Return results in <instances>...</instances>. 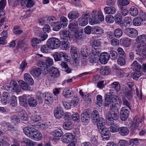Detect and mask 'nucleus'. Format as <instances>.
Returning a JSON list of instances; mask_svg holds the SVG:
<instances>
[{"instance_id":"nucleus-1","label":"nucleus","mask_w":146,"mask_h":146,"mask_svg":"<svg viewBox=\"0 0 146 146\" xmlns=\"http://www.w3.org/2000/svg\"><path fill=\"white\" fill-rule=\"evenodd\" d=\"M34 126L35 125L25 127L23 129V132L29 137L36 141H40L41 139L42 135Z\"/></svg>"},{"instance_id":"nucleus-2","label":"nucleus","mask_w":146,"mask_h":146,"mask_svg":"<svg viewBox=\"0 0 146 146\" xmlns=\"http://www.w3.org/2000/svg\"><path fill=\"white\" fill-rule=\"evenodd\" d=\"M92 15V18L89 20V23L91 25L97 24L99 21H102L104 20V16L101 11L97 12L96 10L93 11Z\"/></svg>"},{"instance_id":"nucleus-3","label":"nucleus","mask_w":146,"mask_h":146,"mask_svg":"<svg viewBox=\"0 0 146 146\" xmlns=\"http://www.w3.org/2000/svg\"><path fill=\"white\" fill-rule=\"evenodd\" d=\"M53 63V60L52 59L47 58L45 60V62L42 61H40L38 62L37 65L40 67L42 73L44 74H46L48 72V67L52 65Z\"/></svg>"},{"instance_id":"nucleus-4","label":"nucleus","mask_w":146,"mask_h":146,"mask_svg":"<svg viewBox=\"0 0 146 146\" xmlns=\"http://www.w3.org/2000/svg\"><path fill=\"white\" fill-rule=\"evenodd\" d=\"M3 87L5 90H7L11 88L17 92H19L20 91V87H19L17 82L14 80L11 81L9 84H5L3 86Z\"/></svg>"},{"instance_id":"nucleus-5","label":"nucleus","mask_w":146,"mask_h":146,"mask_svg":"<svg viewBox=\"0 0 146 146\" xmlns=\"http://www.w3.org/2000/svg\"><path fill=\"white\" fill-rule=\"evenodd\" d=\"M47 42L48 45L51 49H57L60 45V42L59 40L55 37L49 38L47 40Z\"/></svg>"},{"instance_id":"nucleus-6","label":"nucleus","mask_w":146,"mask_h":146,"mask_svg":"<svg viewBox=\"0 0 146 146\" xmlns=\"http://www.w3.org/2000/svg\"><path fill=\"white\" fill-rule=\"evenodd\" d=\"M113 102L110 107L111 109L114 110L118 112L122 104L121 101L119 99L118 97L113 99Z\"/></svg>"},{"instance_id":"nucleus-7","label":"nucleus","mask_w":146,"mask_h":146,"mask_svg":"<svg viewBox=\"0 0 146 146\" xmlns=\"http://www.w3.org/2000/svg\"><path fill=\"white\" fill-rule=\"evenodd\" d=\"M124 32L127 36L133 38H135L138 35L137 30L133 28H126Z\"/></svg>"},{"instance_id":"nucleus-8","label":"nucleus","mask_w":146,"mask_h":146,"mask_svg":"<svg viewBox=\"0 0 146 146\" xmlns=\"http://www.w3.org/2000/svg\"><path fill=\"white\" fill-rule=\"evenodd\" d=\"M138 49L137 50L136 54L141 56H146V44L144 43H139L137 46Z\"/></svg>"},{"instance_id":"nucleus-9","label":"nucleus","mask_w":146,"mask_h":146,"mask_svg":"<svg viewBox=\"0 0 146 146\" xmlns=\"http://www.w3.org/2000/svg\"><path fill=\"white\" fill-rule=\"evenodd\" d=\"M43 98L44 100V103L48 105L51 104L56 100V98L52 95L48 93L43 94Z\"/></svg>"},{"instance_id":"nucleus-10","label":"nucleus","mask_w":146,"mask_h":146,"mask_svg":"<svg viewBox=\"0 0 146 146\" xmlns=\"http://www.w3.org/2000/svg\"><path fill=\"white\" fill-rule=\"evenodd\" d=\"M91 112L88 110H84L81 115V120L85 124L88 123L90 120Z\"/></svg>"},{"instance_id":"nucleus-11","label":"nucleus","mask_w":146,"mask_h":146,"mask_svg":"<svg viewBox=\"0 0 146 146\" xmlns=\"http://www.w3.org/2000/svg\"><path fill=\"white\" fill-rule=\"evenodd\" d=\"M129 113L128 109L125 107H123L120 111V118L123 121H125L128 118Z\"/></svg>"},{"instance_id":"nucleus-12","label":"nucleus","mask_w":146,"mask_h":146,"mask_svg":"<svg viewBox=\"0 0 146 146\" xmlns=\"http://www.w3.org/2000/svg\"><path fill=\"white\" fill-rule=\"evenodd\" d=\"M113 95L110 93L106 94L105 96V101L104 103V104L105 106L108 107L111 103L112 102V103L113 102V99L117 96H114L113 97Z\"/></svg>"},{"instance_id":"nucleus-13","label":"nucleus","mask_w":146,"mask_h":146,"mask_svg":"<svg viewBox=\"0 0 146 146\" xmlns=\"http://www.w3.org/2000/svg\"><path fill=\"white\" fill-rule=\"evenodd\" d=\"M101 45V42L98 40H95L92 45V52L95 55H99L100 54V48L98 47Z\"/></svg>"},{"instance_id":"nucleus-14","label":"nucleus","mask_w":146,"mask_h":146,"mask_svg":"<svg viewBox=\"0 0 146 146\" xmlns=\"http://www.w3.org/2000/svg\"><path fill=\"white\" fill-rule=\"evenodd\" d=\"M89 16L88 14L86 13L83 14L82 16L78 19L79 24L82 26L86 25L88 22Z\"/></svg>"},{"instance_id":"nucleus-15","label":"nucleus","mask_w":146,"mask_h":146,"mask_svg":"<svg viewBox=\"0 0 146 146\" xmlns=\"http://www.w3.org/2000/svg\"><path fill=\"white\" fill-rule=\"evenodd\" d=\"M100 62L102 64H105L110 59V56L107 52H103L100 54V57L98 56Z\"/></svg>"},{"instance_id":"nucleus-16","label":"nucleus","mask_w":146,"mask_h":146,"mask_svg":"<svg viewBox=\"0 0 146 146\" xmlns=\"http://www.w3.org/2000/svg\"><path fill=\"white\" fill-rule=\"evenodd\" d=\"M54 113L55 117L58 119L61 118L64 115V111L62 108L60 106H58L56 108Z\"/></svg>"},{"instance_id":"nucleus-17","label":"nucleus","mask_w":146,"mask_h":146,"mask_svg":"<svg viewBox=\"0 0 146 146\" xmlns=\"http://www.w3.org/2000/svg\"><path fill=\"white\" fill-rule=\"evenodd\" d=\"M49 72L51 76L53 78H56L60 75V72L58 69L53 67L50 68Z\"/></svg>"},{"instance_id":"nucleus-18","label":"nucleus","mask_w":146,"mask_h":146,"mask_svg":"<svg viewBox=\"0 0 146 146\" xmlns=\"http://www.w3.org/2000/svg\"><path fill=\"white\" fill-rule=\"evenodd\" d=\"M97 125L98 129L99 132L102 131V130L105 128L106 124L104 118H100Z\"/></svg>"},{"instance_id":"nucleus-19","label":"nucleus","mask_w":146,"mask_h":146,"mask_svg":"<svg viewBox=\"0 0 146 146\" xmlns=\"http://www.w3.org/2000/svg\"><path fill=\"white\" fill-rule=\"evenodd\" d=\"M78 27V23L75 20H71L68 25L69 29L72 31H74L76 30Z\"/></svg>"},{"instance_id":"nucleus-20","label":"nucleus","mask_w":146,"mask_h":146,"mask_svg":"<svg viewBox=\"0 0 146 146\" xmlns=\"http://www.w3.org/2000/svg\"><path fill=\"white\" fill-rule=\"evenodd\" d=\"M102 131L99 132L101 133L102 137L104 139L106 140H108L110 137V133L109 129L105 128Z\"/></svg>"},{"instance_id":"nucleus-21","label":"nucleus","mask_w":146,"mask_h":146,"mask_svg":"<svg viewBox=\"0 0 146 146\" xmlns=\"http://www.w3.org/2000/svg\"><path fill=\"white\" fill-rule=\"evenodd\" d=\"M10 96L8 93L7 92L4 93L1 99L2 103L4 105H6L9 103L10 100Z\"/></svg>"},{"instance_id":"nucleus-22","label":"nucleus","mask_w":146,"mask_h":146,"mask_svg":"<svg viewBox=\"0 0 146 146\" xmlns=\"http://www.w3.org/2000/svg\"><path fill=\"white\" fill-rule=\"evenodd\" d=\"M28 96V95L24 94L19 97V103L21 105L24 107H27V101H28L27 98Z\"/></svg>"},{"instance_id":"nucleus-23","label":"nucleus","mask_w":146,"mask_h":146,"mask_svg":"<svg viewBox=\"0 0 146 146\" xmlns=\"http://www.w3.org/2000/svg\"><path fill=\"white\" fill-rule=\"evenodd\" d=\"M91 118L92 121L95 123L99 121L100 118L99 117L98 112L96 110L93 111L92 113Z\"/></svg>"},{"instance_id":"nucleus-24","label":"nucleus","mask_w":146,"mask_h":146,"mask_svg":"<svg viewBox=\"0 0 146 146\" xmlns=\"http://www.w3.org/2000/svg\"><path fill=\"white\" fill-rule=\"evenodd\" d=\"M25 80L31 85H33L34 83V81L30 74L28 73H25L24 75Z\"/></svg>"},{"instance_id":"nucleus-25","label":"nucleus","mask_w":146,"mask_h":146,"mask_svg":"<svg viewBox=\"0 0 146 146\" xmlns=\"http://www.w3.org/2000/svg\"><path fill=\"white\" fill-rule=\"evenodd\" d=\"M92 31L94 32V33L98 35V37L102 35L104 33V30L100 27L98 26H94L92 28Z\"/></svg>"},{"instance_id":"nucleus-26","label":"nucleus","mask_w":146,"mask_h":146,"mask_svg":"<svg viewBox=\"0 0 146 146\" xmlns=\"http://www.w3.org/2000/svg\"><path fill=\"white\" fill-rule=\"evenodd\" d=\"M27 98L28 103L30 106L35 107L36 106L37 104V101L33 97H31L29 95Z\"/></svg>"},{"instance_id":"nucleus-27","label":"nucleus","mask_w":146,"mask_h":146,"mask_svg":"<svg viewBox=\"0 0 146 146\" xmlns=\"http://www.w3.org/2000/svg\"><path fill=\"white\" fill-rule=\"evenodd\" d=\"M79 13L76 11H71L68 14V16L70 19L75 20L79 16Z\"/></svg>"},{"instance_id":"nucleus-28","label":"nucleus","mask_w":146,"mask_h":146,"mask_svg":"<svg viewBox=\"0 0 146 146\" xmlns=\"http://www.w3.org/2000/svg\"><path fill=\"white\" fill-rule=\"evenodd\" d=\"M62 94L64 97L69 98L72 96L73 92L71 89L67 88L63 90Z\"/></svg>"},{"instance_id":"nucleus-29","label":"nucleus","mask_w":146,"mask_h":146,"mask_svg":"<svg viewBox=\"0 0 146 146\" xmlns=\"http://www.w3.org/2000/svg\"><path fill=\"white\" fill-rule=\"evenodd\" d=\"M105 12L108 14H113L115 13L117 10L116 8L113 7H106L104 8Z\"/></svg>"},{"instance_id":"nucleus-30","label":"nucleus","mask_w":146,"mask_h":146,"mask_svg":"<svg viewBox=\"0 0 146 146\" xmlns=\"http://www.w3.org/2000/svg\"><path fill=\"white\" fill-rule=\"evenodd\" d=\"M121 42L123 46L128 47L131 45V39L128 38H123L121 39Z\"/></svg>"},{"instance_id":"nucleus-31","label":"nucleus","mask_w":146,"mask_h":146,"mask_svg":"<svg viewBox=\"0 0 146 146\" xmlns=\"http://www.w3.org/2000/svg\"><path fill=\"white\" fill-rule=\"evenodd\" d=\"M60 35L62 36L66 40H68L70 39L71 34L68 31L66 30H62L60 32Z\"/></svg>"},{"instance_id":"nucleus-32","label":"nucleus","mask_w":146,"mask_h":146,"mask_svg":"<svg viewBox=\"0 0 146 146\" xmlns=\"http://www.w3.org/2000/svg\"><path fill=\"white\" fill-rule=\"evenodd\" d=\"M143 120V119L141 118H138L137 119L136 118L135 119H134V124H133L134 127L137 129H139L142 125V122Z\"/></svg>"},{"instance_id":"nucleus-33","label":"nucleus","mask_w":146,"mask_h":146,"mask_svg":"<svg viewBox=\"0 0 146 146\" xmlns=\"http://www.w3.org/2000/svg\"><path fill=\"white\" fill-rule=\"evenodd\" d=\"M119 133L122 136L127 135L129 133V130L127 127H119Z\"/></svg>"},{"instance_id":"nucleus-34","label":"nucleus","mask_w":146,"mask_h":146,"mask_svg":"<svg viewBox=\"0 0 146 146\" xmlns=\"http://www.w3.org/2000/svg\"><path fill=\"white\" fill-rule=\"evenodd\" d=\"M6 3V0H1L0 1V13H1V15H4L5 14L4 9Z\"/></svg>"},{"instance_id":"nucleus-35","label":"nucleus","mask_w":146,"mask_h":146,"mask_svg":"<svg viewBox=\"0 0 146 146\" xmlns=\"http://www.w3.org/2000/svg\"><path fill=\"white\" fill-rule=\"evenodd\" d=\"M19 84L21 88L24 90H29L31 89V87L23 80L19 81Z\"/></svg>"},{"instance_id":"nucleus-36","label":"nucleus","mask_w":146,"mask_h":146,"mask_svg":"<svg viewBox=\"0 0 146 146\" xmlns=\"http://www.w3.org/2000/svg\"><path fill=\"white\" fill-rule=\"evenodd\" d=\"M42 71L39 67V69L34 68L31 71V73L35 78L38 77L41 74Z\"/></svg>"},{"instance_id":"nucleus-37","label":"nucleus","mask_w":146,"mask_h":146,"mask_svg":"<svg viewBox=\"0 0 146 146\" xmlns=\"http://www.w3.org/2000/svg\"><path fill=\"white\" fill-rule=\"evenodd\" d=\"M110 71V69L108 66L101 67L100 68V72L102 75L108 74Z\"/></svg>"},{"instance_id":"nucleus-38","label":"nucleus","mask_w":146,"mask_h":146,"mask_svg":"<svg viewBox=\"0 0 146 146\" xmlns=\"http://www.w3.org/2000/svg\"><path fill=\"white\" fill-rule=\"evenodd\" d=\"M61 48L63 50H66L68 49L70 47V43L68 40L62 41L60 43Z\"/></svg>"},{"instance_id":"nucleus-39","label":"nucleus","mask_w":146,"mask_h":146,"mask_svg":"<svg viewBox=\"0 0 146 146\" xmlns=\"http://www.w3.org/2000/svg\"><path fill=\"white\" fill-rule=\"evenodd\" d=\"M51 26L53 30L55 31H59L62 27L61 23L59 22H55L54 23H52Z\"/></svg>"},{"instance_id":"nucleus-40","label":"nucleus","mask_w":146,"mask_h":146,"mask_svg":"<svg viewBox=\"0 0 146 146\" xmlns=\"http://www.w3.org/2000/svg\"><path fill=\"white\" fill-rule=\"evenodd\" d=\"M126 56H118L117 59L118 64L121 66H123L125 64Z\"/></svg>"},{"instance_id":"nucleus-41","label":"nucleus","mask_w":146,"mask_h":146,"mask_svg":"<svg viewBox=\"0 0 146 146\" xmlns=\"http://www.w3.org/2000/svg\"><path fill=\"white\" fill-rule=\"evenodd\" d=\"M122 104L123 106H125L126 108L130 110H131V103L130 101L128 100L125 98H122Z\"/></svg>"},{"instance_id":"nucleus-42","label":"nucleus","mask_w":146,"mask_h":146,"mask_svg":"<svg viewBox=\"0 0 146 146\" xmlns=\"http://www.w3.org/2000/svg\"><path fill=\"white\" fill-rule=\"evenodd\" d=\"M119 127L118 124L113 123L110 127V131L113 133H116L119 131Z\"/></svg>"},{"instance_id":"nucleus-43","label":"nucleus","mask_w":146,"mask_h":146,"mask_svg":"<svg viewBox=\"0 0 146 146\" xmlns=\"http://www.w3.org/2000/svg\"><path fill=\"white\" fill-rule=\"evenodd\" d=\"M52 135L55 137H59L63 135V133L61 129H57L52 132Z\"/></svg>"},{"instance_id":"nucleus-44","label":"nucleus","mask_w":146,"mask_h":146,"mask_svg":"<svg viewBox=\"0 0 146 146\" xmlns=\"http://www.w3.org/2000/svg\"><path fill=\"white\" fill-rule=\"evenodd\" d=\"M77 48L75 47H72L70 49V53L72 57L77 58L78 56Z\"/></svg>"},{"instance_id":"nucleus-45","label":"nucleus","mask_w":146,"mask_h":146,"mask_svg":"<svg viewBox=\"0 0 146 146\" xmlns=\"http://www.w3.org/2000/svg\"><path fill=\"white\" fill-rule=\"evenodd\" d=\"M92 54L94 56H91L89 58V62L92 63H95L97 62V61L99 59L98 58V55H95L92 52Z\"/></svg>"},{"instance_id":"nucleus-46","label":"nucleus","mask_w":146,"mask_h":146,"mask_svg":"<svg viewBox=\"0 0 146 146\" xmlns=\"http://www.w3.org/2000/svg\"><path fill=\"white\" fill-rule=\"evenodd\" d=\"M63 55L62 52H60L59 53L56 52L54 54L53 56L55 61H58L61 60Z\"/></svg>"},{"instance_id":"nucleus-47","label":"nucleus","mask_w":146,"mask_h":146,"mask_svg":"<svg viewBox=\"0 0 146 146\" xmlns=\"http://www.w3.org/2000/svg\"><path fill=\"white\" fill-rule=\"evenodd\" d=\"M60 65L62 68L64 69L65 71H66L67 73H69L71 72L72 69L68 67V65L66 63L62 62Z\"/></svg>"},{"instance_id":"nucleus-48","label":"nucleus","mask_w":146,"mask_h":146,"mask_svg":"<svg viewBox=\"0 0 146 146\" xmlns=\"http://www.w3.org/2000/svg\"><path fill=\"white\" fill-rule=\"evenodd\" d=\"M129 13L131 16L135 17L138 14V10L137 8L132 7L130 9Z\"/></svg>"},{"instance_id":"nucleus-49","label":"nucleus","mask_w":146,"mask_h":146,"mask_svg":"<svg viewBox=\"0 0 146 146\" xmlns=\"http://www.w3.org/2000/svg\"><path fill=\"white\" fill-rule=\"evenodd\" d=\"M59 22L61 23V25L64 28L67 26L68 20L66 17L62 16L60 18V21Z\"/></svg>"},{"instance_id":"nucleus-50","label":"nucleus","mask_w":146,"mask_h":146,"mask_svg":"<svg viewBox=\"0 0 146 146\" xmlns=\"http://www.w3.org/2000/svg\"><path fill=\"white\" fill-rule=\"evenodd\" d=\"M143 21L138 17H135L133 21V25L135 26L140 25Z\"/></svg>"},{"instance_id":"nucleus-51","label":"nucleus","mask_w":146,"mask_h":146,"mask_svg":"<svg viewBox=\"0 0 146 146\" xmlns=\"http://www.w3.org/2000/svg\"><path fill=\"white\" fill-rule=\"evenodd\" d=\"M132 67L133 69L136 71H139L141 69V66L137 62L136 60H135L132 64Z\"/></svg>"},{"instance_id":"nucleus-52","label":"nucleus","mask_w":146,"mask_h":146,"mask_svg":"<svg viewBox=\"0 0 146 146\" xmlns=\"http://www.w3.org/2000/svg\"><path fill=\"white\" fill-rule=\"evenodd\" d=\"M51 49L50 46L48 45V42H47L46 45H42L40 48L41 51L44 53H46L48 52Z\"/></svg>"},{"instance_id":"nucleus-53","label":"nucleus","mask_w":146,"mask_h":146,"mask_svg":"<svg viewBox=\"0 0 146 146\" xmlns=\"http://www.w3.org/2000/svg\"><path fill=\"white\" fill-rule=\"evenodd\" d=\"M108 54L110 56V58L112 60H115L118 56L117 52L113 50L109 51Z\"/></svg>"},{"instance_id":"nucleus-54","label":"nucleus","mask_w":146,"mask_h":146,"mask_svg":"<svg viewBox=\"0 0 146 146\" xmlns=\"http://www.w3.org/2000/svg\"><path fill=\"white\" fill-rule=\"evenodd\" d=\"M111 86L113 89L115 90L116 92H118L120 88V85L117 82H113L111 84Z\"/></svg>"},{"instance_id":"nucleus-55","label":"nucleus","mask_w":146,"mask_h":146,"mask_svg":"<svg viewBox=\"0 0 146 146\" xmlns=\"http://www.w3.org/2000/svg\"><path fill=\"white\" fill-rule=\"evenodd\" d=\"M41 42L40 40L36 38H33L31 41L32 45L34 47H36Z\"/></svg>"},{"instance_id":"nucleus-56","label":"nucleus","mask_w":146,"mask_h":146,"mask_svg":"<svg viewBox=\"0 0 146 146\" xmlns=\"http://www.w3.org/2000/svg\"><path fill=\"white\" fill-rule=\"evenodd\" d=\"M114 33L115 37L117 38H119L122 36L123 32L121 29H117L115 31Z\"/></svg>"},{"instance_id":"nucleus-57","label":"nucleus","mask_w":146,"mask_h":146,"mask_svg":"<svg viewBox=\"0 0 146 146\" xmlns=\"http://www.w3.org/2000/svg\"><path fill=\"white\" fill-rule=\"evenodd\" d=\"M63 127L65 129L70 130L72 128V124L70 122H66L64 123Z\"/></svg>"},{"instance_id":"nucleus-58","label":"nucleus","mask_w":146,"mask_h":146,"mask_svg":"<svg viewBox=\"0 0 146 146\" xmlns=\"http://www.w3.org/2000/svg\"><path fill=\"white\" fill-rule=\"evenodd\" d=\"M106 120L107 121V123L108 125H111L113 124L114 123V120L113 119L111 115L110 114L107 115L106 116Z\"/></svg>"},{"instance_id":"nucleus-59","label":"nucleus","mask_w":146,"mask_h":146,"mask_svg":"<svg viewBox=\"0 0 146 146\" xmlns=\"http://www.w3.org/2000/svg\"><path fill=\"white\" fill-rule=\"evenodd\" d=\"M5 122V126L7 129L9 131L13 132L16 130V128L14 127L13 125H12L9 123H6Z\"/></svg>"},{"instance_id":"nucleus-60","label":"nucleus","mask_w":146,"mask_h":146,"mask_svg":"<svg viewBox=\"0 0 146 146\" xmlns=\"http://www.w3.org/2000/svg\"><path fill=\"white\" fill-rule=\"evenodd\" d=\"M137 40L139 43H144L146 40V35H143L139 36L137 38Z\"/></svg>"},{"instance_id":"nucleus-61","label":"nucleus","mask_w":146,"mask_h":146,"mask_svg":"<svg viewBox=\"0 0 146 146\" xmlns=\"http://www.w3.org/2000/svg\"><path fill=\"white\" fill-rule=\"evenodd\" d=\"M141 76L140 72L139 71H136L132 74V76L133 79L137 80Z\"/></svg>"},{"instance_id":"nucleus-62","label":"nucleus","mask_w":146,"mask_h":146,"mask_svg":"<svg viewBox=\"0 0 146 146\" xmlns=\"http://www.w3.org/2000/svg\"><path fill=\"white\" fill-rule=\"evenodd\" d=\"M103 102L102 98V96L98 95L96 96V104L99 107H101L102 106V103Z\"/></svg>"},{"instance_id":"nucleus-63","label":"nucleus","mask_w":146,"mask_h":146,"mask_svg":"<svg viewBox=\"0 0 146 146\" xmlns=\"http://www.w3.org/2000/svg\"><path fill=\"white\" fill-rule=\"evenodd\" d=\"M11 121L12 123H14V124L18 123L19 122V120L17 116L14 115L10 117Z\"/></svg>"},{"instance_id":"nucleus-64","label":"nucleus","mask_w":146,"mask_h":146,"mask_svg":"<svg viewBox=\"0 0 146 146\" xmlns=\"http://www.w3.org/2000/svg\"><path fill=\"white\" fill-rule=\"evenodd\" d=\"M139 143V141L137 139H131L129 141L130 146H136Z\"/></svg>"}]
</instances>
